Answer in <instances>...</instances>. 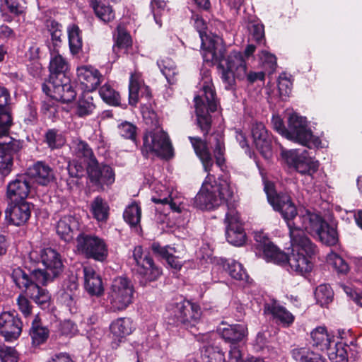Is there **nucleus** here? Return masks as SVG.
Here are the masks:
<instances>
[{
  "label": "nucleus",
  "instance_id": "nucleus-1",
  "mask_svg": "<svg viewBox=\"0 0 362 362\" xmlns=\"http://www.w3.org/2000/svg\"><path fill=\"white\" fill-rule=\"evenodd\" d=\"M264 191L269 203L275 211L281 213L286 222L291 238L293 233L298 237L297 239H308L304 230L314 234L320 228V224L324 220L319 214L305 208L296 209L291 197L286 194H277L272 182H265Z\"/></svg>",
  "mask_w": 362,
  "mask_h": 362
},
{
  "label": "nucleus",
  "instance_id": "nucleus-2",
  "mask_svg": "<svg viewBox=\"0 0 362 362\" xmlns=\"http://www.w3.org/2000/svg\"><path fill=\"white\" fill-rule=\"evenodd\" d=\"M197 156L200 159L204 171L208 173L202 188L195 197V203L201 209L211 210L229 202L234 190L226 180H214L209 173L214 166V160L207 144L198 137H189Z\"/></svg>",
  "mask_w": 362,
  "mask_h": 362
},
{
  "label": "nucleus",
  "instance_id": "nucleus-3",
  "mask_svg": "<svg viewBox=\"0 0 362 362\" xmlns=\"http://www.w3.org/2000/svg\"><path fill=\"white\" fill-rule=\"evenodd\" d=\"M273 128L288 140L305 146L309 148L324 147L320 139L315 136L308 127L305 117L291 114L288 119V129L284 124L279 116H273L272 119Z\"/></svg>",
  "mask_w": 362,
  "mask_h": 362
},
{
  "label": "nucleus",
  "instance_id": "nucleus-4",
  "mask_svg": "<svg viewBox=\"0 0 362 362\" xmlns=\"http://www.w3.org/2000/svg\"><path fill=\"white\" fill-rule=\"evenodd\" d=\"M199 85L200 91L194 99L197 119L202 131L207 133L211 122L209 112H215L218 107L211 71L209 69H203L201 71Z\"/></svg>",
  "mask_w": 362,
  "mask_h": 362
},
{
  "label": "nucleus",
  "instance_id": "nucleus-5",
  "mask_svg": "<svg viewBox=\"0 0 362 362\" xmlns=\"http://www.w3.org/2000/svg\"><path fill=\"white\" fill-rule=\"evenodd\" d=\"M30 262L33 264L41 262L45 269H34L32 277L42 285L52 281L63 271L64 264L61 255L54 249L47 247L33 250L28 255Z\"/></svg>",
  "mask_w": 362,
  "mask_h": 362
},
{
  "label": "nucleus",
  "instance_id": "nucleus-6",
  "mask_svg": "<svg viewBox=\"0 0 362 362\" xmlns=\"http://www.w3.org/2000/svg\"><path fill=\"white\" fill-rule=\"evenodd\" d=\"M297 238L293 233L291 238L292 252L289 256L286 255L281 267L291 274L303 276L312 270L313 263L310 258L315 253V247L309 239Z\"/></svg>",
  "mask_w": 362,
  "mask_h": 362
},
{
  "label": "nucleus",
  "instance_id": "nucleus-7",
  "mask_svg": "<svg viewBox=\"0 0 362 362\" xmlns=\"http://www.w3.org/2000/svg\"><path fill=\"white\" fill-rule=\"evenodd\" d=\"M226 46L223 57L220 60L214 62H206L209 66L215 64H218V69L221 71V77L223 82L226 84L227 89L230 88L234 83L235 78L243 79L246 76V62L243 53L238 51L230 52L226 58Z\"/></svg>",
  "mask_w": 362,
  "mask_h": 362
},
{
  "label": "nucleus",
  "instance_id": "nucleus-8",
  "mask_svg": "<svg viewBox=\"0 0 362 362\" xmlns=\"http://www.w3.org/2000/svg\"><path fill=\"white\" fill-rule=\"evenodd\" d=\"M134 288L127 278L119 276L112 283L107 293V308L111 312L126 310L134 300Z\"/></svg>",
  "mask_w": 362,
  "mask_h": 362
},
{
  "label": "nucleus",
  "instance_id": "nucleus-9",
  "mask_svg": "<svg viewBox=\"0 0 362 362\" xmlns=\"http://www.w3.org/2000/svg\"><path fill=\"white\" fill-rule=\"evenodd\" d=\"M194 26L202 41V57L204 62L220 60L225 50L222 38L207 30L205 21L198 16H194Z\"/></svg>",
  "mask_w": 362,
  "mask_h": 362
},
{
  "label": "nucleus",
  "instance_id": "nucleus-10",
  "mask_svg": "<svg viewBox=\"0 0 362 362\" xmlns=\"http://www.w3.org/2000/svg\"><path fill=\"white\" fill-rule=\"evenodd\" d=\"M167 313L169 324H180L186 327L194 326L202 315L200 306L186 300L170 303Z\"/></svg>",
  "mask_w": 362,
  "mask_h": 362
},
{
  "label": "nucleus",
  "instance_id": "nucleus-11",
  "mask_svg": "<svg viewBox=\"0 0 362 362\" xmlns=\"http://www.w3.org/2000/svg\"><path fill=\"white\" fill-rule=\"evenodd\" d=\"M143 153L169 158L173 156V147L168 134L160 127L147 132L144 137Z\"/></svg>",
  "mask_w": 362,
  "mask_h": 362
},
{
  "label": "nucleus",
  "instance_id": "nucleus-12",
  "mask_svg": "<svg viewBox=\"0 0 362 362\" xmlns=\"http://www.w3.org/2000/svg\"><path fill=\"white\" fill-rule=\"evenodd\" d=\"M151 200L174 212L182 213L187 210L186 199L177 190L156 183L152 189Z\"/></svg>",
  "mask_w": 362,
  "mask_h": 362
},
{
  "label": "nucleus",
  "instance_id": "nucleus-13",
  "mask_svg": "<svg viewBox=\"0 0 362 362\" xmlns=\"http://www.w3.org/2000/svg\"><path fill=\"white\" fill-rule=\"evenodd\" d=\"M78 252L86 257L103 262L108 255L107 245L105 240L96 235L81 233L76 238Z\"/></svg>",
  "mask_w": 362,
  "mask_h": 362
},
{
  "label": "nucleus",
  "instance_id": "nucleus-14",
  "mask_svg": "<svg viewBox=\"0 0 362 362\" xmlns=\"http://www.w3.org/2000/svg\"><path fill=\"white\" fill-rule=\"evenodd\" d=\"M281 155L286 163L293 166L301 175H306L312 177L319 169L318 160L308 156L306 151L300 152L296 149H284L281 151Z\"/></svg>",
  "mask_w": 362,
  "mask_h": 362
},
{
  "label": "nucleus",
  "instance_id": "nucleus-15",
  "mask_svg": "<svg viewBox=\"0 0 362 362\" xmlns=\"http://www.w3.org/2000/svg\"><path fill=\"white\" fill-rule=\"evenodd\" d=\"M45 87L49 91L47 95L55 100L62 101L64 103L73 101L76 96L73 85L65 75H63V78H54L52 76L48 84L43 87L44 90Z\"/></svg>",
  "mask_w": 362,
  "mask_h": 362
},
{
  "label": "nucleus",
  "instance_id": "nucleus-16",
  "mask_svg": "<svg viewBox=\"0 0 362 362\" xmlns=\"http://www.w3.org/2000/svg\"><path fill=\"white\" fill-rule=\"evenodd\" d=\"M224 222L226 225V239L235 246H241L245 242V233L240 221L238 212L233 207L228 206Z\"/></svg>",
  "mask_w": 362,
  "mask_h": 362
},
{
  "label": "nucleus",
  "instance_id": "nucleus-17",
  "mask_svg": "<svg viewBox=\"0 0 362 362\" xmlns=\"http://www.w3.org/2000/svg\"><path fill=\"white\" fill-rule=\"evenodd\" d=\"M133 257L136 262L137 273L146 281H156L161 275V269L155 265L153 259L148 255H144L141 246L134 247Z\"/></svg>",
  "mask_w": 362,
  "mask_h": 362
},
{
  "label": "nucleus",
  "instance_id": "nucleus-18",
  "mask_svg": "<svg viewBox=\"0 0 362 362\" xmlns=\"http://www.w3.org/2000/svg\"><path fill=\"white\" fill-rule=\"evenodd\" d=\"M87 172L90 181L101 188L115 182V175L112 168L107 165H100L97 160H92L87 165Z\"/></svg>",
  "mask_w": 362,
  "mask_h": 362
},
{
  "label": "nucleus",
  "instance_id": "nucleus-19",
  "mask_svg": "<svg viewBox=\"0 0 362 362\" xmlns=\"http://www.w3.org/2000/svg\"><path fill=\"white\" fill-rule=\"evenodd\" d=\"M252 136L257 149L266 159L272 156V139L262 122H255L252 127Z\"/></svg>",
  "mask_w": 362,
  "mask_h": 362
},
{
  "label": "nucleus",
  "instance_id": "nucleus-20",
  "mask_svg": "<svg viewBox=\"0 0 362 362\" xmlns=\"http://www.w3.org/2000/svg\"><path fill=\"white\" fill-rule=\"evenodd\" d=\"M110 329L112 335V346L117 349L124 341L127 336L133 332L134 326L130 318L119 317L111 323Z\"/></svg>",
  "mask_w": 362,
  "mask_h": 362
},
{
  "label": "nucleus",
  "instance_id": "nucleus-21",
  "mask_svg": "<svg viewBox=\"0 0 362 362\" xmlns=\"http://www.w3.org/2000/svg\"><path fill=\"white\" fill-rule=\"evenodd\" d=\"M22 331V322L19 318L9 313L0 315V333L6 341L16 339Z\"/></svg>",
  "mask_w": 362,
  "mask_h": 362
},
{
  "label": "nucleus",
  "instance_id": "nucleus-22",
  "mask_svg": "<svg viewBox=\"0 0 362 362\" xmlns=\"http://www.w3.org/2000/svg\"><path fill=\"white\" fill-rule=\"evenodd\" d=\"M31 206L25 201H20L8 206L5 211L6 218L15 226L27 222L30 216Z\"/></svg>",
  "mask_w": 362,
  "mask_h": 362
},
{
  "label": "nucleus",
  "instance_id": "nucleus-23",
  "mask_svg": "<svg viewBox=\"0 0 362 362\" xmlns=\"http://www.w3.org/2000/svg\"><path fill=\"white\" fill-rule=\"evenodd\" d=\"M217 331L221 338L231 345L242 341L247 335V327L241 324L229 325L222 322Z\"/></svg>",
  "mask_w": 362,
  "mask_h": 362
},
{
  "label": "nucleus",
  "instance_id": "nucleus-24",
  "mask_svg": "<svg viewBox=\"0 0 362 362\" xmlns=\"http://www.w3.org/2000/svg\"><path fill=\"white\" fill-rule=\"evenodd\" d=\"M76 71L78 81L88 92L95 90L101 83L103 76L93 66H81Z\"/></svg>",
  "mask_w": 362,
  "mask_h": 362
},
{
  "label": "nucleus",
  "instance_id": "nucleus-25",
  "mask_svg": "<svg viewBox=\"0 0 362 362\" xmlns=\"http://www.w3.org/2000/svg\"><path fill=\"white\" fill-rule=\"evenodd\" d=\"M30 192V184L25 175H19L7 186V197L12 202L24 201Z\"/></svg>",
  "mask_w": 362,
  "mask_h": 362
},
{
  "label": "nucleus",
  "instance_id": "nucleus-26",
  "mask_svg": "<svg viewBox=\"0 0 362 362\" xmlns=\"http://www.w3.org/2000/svg\"><path fill=\"white\" fill-rule=\"evenodd\" d=\"M8 142L0 145V173L8 175L13 166V154L18 149V144L12 138H7Z\"/></svg>",
  "mask_w": 362,
  "mask_h": 362
},
{
  "label": "nucleus",
  "instance_id": "nucleus-27",
  "mask_svg": "<svg viewBox=\"0 0 362 362\" xmlns=\"http://www.w3.org/2000/svg\"><path fill=\"white\" fill-rule=\"evenodd\" d=\"M28 175L36 182L47 185L54 178L53 170L45 163L39 161L28 168Z\"/></svg>",
  "mask_w": 362,
  "mask_h": 362
},
{
  "label": "nucleus",
  "instance_id": "nucleus-28",
  "mask_svg": "<svg viewBox=\"0 0 362 362\" xmlns=\"http://www.w3.org/2000/svg\"><path fill=\"white\" fill-rule=\"evenodd\" d=\"M84 286L86 291L91 296H100L104 288L100 276L90 267H83Z\"/></svg>",
  "mask_w": 362,
  "mask_h": 362
},
{
  "label": "nucleus",
  "instance_id": "nucleus-29",
  "mask_svg": "<svg viewBox=\"0 0 362 362\" xmlns=\"http://www.w3.org/2000/svg\"><path fill=\"white\" fill-rule=\"evenodd\" d=\"M144 90L146 97H148L149 90L144 83L141 75L138 71L131 74L129 84V101L132 105H136L139 101V93Z\"/></svg>",
  "mask_w": 362,
  "mask_h": 362
},
{
  "label": "nucleus",
  "instance_id": "nucleus-30",
  "mask_svg": "<svg viewBox=\"0 0 362 362\" xmlns=\"http://www.w3.org/2000/svg\"><path fill=\"white\" fill-rule=\"evenodd\" d=\"M71 153L78 158L83 159L88 165L92 160H96L92 148L80 138H74L69 144Z\"/></svg>",
  "mask_w": 362,
  "mask_h": 362
},
{
  "label": "nucleus",
  "instance_id": "nucleus-31",
  "mask_svg": "<svg viewBox=\"0 0 362 362\" xmlns=\"http://www.w3.org/2000/svg\"><path fill=\"white\" fill-rule=\"evenodd\" d=\"M264 313L267 315H271L274 319L286 326L291 325L294 320V316L276 301L267 303L264 306Z\"/></svg>",
  "mask_w": 362,
  "mask_h": 362
},
{
  "label": "nucleus",
  "instance_id": "nucleus-32",
  "mask_svg": "<svg viewBox=\"0 0 362 362\" xmlns=\"http://www.w3.org/2000/svg\"><path fill=\"white\" fill-rule=\"evenodd\" d=\"M78 223L75 217L67 215L62 217L57 223L56 231L60 238L69 241L73 238V232L78 229Z\"/></svg>",
  "mask_w": 362,
  "mask_h": 362
},
{
  "label": "nucleus",
  "instance_id": "nucleus-33",
  "mask_svg": "<svg viewBox=\"0 0 362 362\" xmlns=\"http://www.w3.org/2000/svg\"><path fill=\"white\" fill-rule=\"evenodd\" d=\"M313 346L319 350L327 349L334 342V336L329 333L325 327H318L311 332Z\"/></svg>",
  "mask_w": 362,
  "mask_h": 362
},
{
  "label": "nucleus",
  "instance_id": "nucleus-34",
  "mask_svg": "<svg viewBox=\"0 0 362 362\" xmlns=\"http://www.w3.org/2000/svg\"><path fill=\"white\" fill-rule=\"evenodd\" d=\"M51 58L49 62V71L52 74H56L55 78H63V75L68 70L69 64L66 60L59 54V50H52L49 47Z\"/></svg>",
  "mask_w": 362,
  "mask_h": 362
},
{
  "label": "nucleus",
  "instance_id": "nucleus-35",
  "mask_svg": "<svg viewBox=\"0 0 362 362\" xmlns=\"http://www.w3.org/2000/svg\"><path fill=\"white\" fill-rule=\"evenodd\" d=\"M49 329L47 327L42 325L40 319L36 315L30 329V335L33 345L39 346L45 343L49 337Z\"/></svg>",
  "mask_w": 362,
  "mask_h": 362
},
{
  "label": "nucleus",
  "instance_id": "nucleus-36",
  "mask_svg": "<svg viewBox=\"0 0 362 362\" xmlns=\"http://www.w3.org/2000/svg\"><path fill=\"white\" fill-rule=\"evenodd\" d=\"M291 353L296 362H326L319 354L311 350L309 346L294 348Z\"/></svg>",
  "mask_w": 362,
  "mask_h": 362
},
{
  "label": "nucleus",
  "instance_id": "nucleus-37",
  "mask_svg": "<svg viewBox=\"0 0 362 362\" xmlns=\"http://www.w3.org/2000/svg\"><path fill=\"white\" fill-rule=\"evenodd\" d=\"M261 257L267 262H272L281 267L286 259V253L279 250L272 242L263 248Z\"/></svg>",
  "mask_w": 362,
  "mask_h": 362
},
{
  "label": "nucleus",
  "instance_id": "nucleus-38",
  "mask_svg": "<svg viewBox=\"0 0 362 362\" xmlns=\"http://www.w3.org/2000/svg\"><path fill=\"white\" fill-rule=\"evenodd\" d=\"M314 234L318 237L322 243L327 245H334L338 241L336 229L324 221L320 224V228L317 230Z\"/></svg>",
  "mask_w": 362,
  "mask_h": 362
},
{
  "label": "nucleus",
  "instance_id": "nucleus-39",
  "mask_svg": "<svg viewBox=\"0 0 362 362\" xmlns=\"http://www.w3.org/2000/svg\"><path fill=\"white\" fill-rule=\"evenodd\" d=\"M157 64L168 82L171 84L174 83L176 81L175 76L178 73L174 62L170 58L164 57L158 60Z\"/></svg>",
  "mask_w": 362,
  "mask_h": 362
},
{
  "label": "nucleus",
  "instance_id": "nucleus-40",
  "mask_svg": "<svg viewBox=\"0 0 362 362\" xmlns=\"http://www.w3.org/2000/svg\"><path fill=\"white\" fill-rule=\"evenodd\" d=\"M32 279H33V277ZM34 280L35 282L31 283V286L28 287L26 292L36 303L39 305H45L49 302L50 296L45 289H43L38 286V284H42L38 283L35 279Z\"/></svg>",
  "mask_w": 362,
  "mask_h": 362
},
{
  "label": "nucleus",
  "instance_id": "nucleus-41",
  "mask_svg": "<svg viewBox=\"0 0 362 362\" xmlns=\"http://www.w3.org/2000/svg\"><path fill=\"white\" fill-rule=\"evenodd\" d=\"M70 50L73 54H77L82 48L83 41L79 28L74 24L67 28Z\"/></svg>",
  "mask_w": 362,
  "mask_h": 362
},
{
  "label": "nucleus",
  "instance_id": "nucleus-42",
  "mask_svg": "<svg viewBox=\"0 0 362 362\" xmlns=\"http://www.w3.org/2000/svg\"><path fill=\"white\" fill-rule=\"evenodd\" d=\"M93 7L98 18L103 22L107 23L115 18V13L112 7L103 1L94 0Z\"/></svg>",
  "mask_w": 362,
  "mask_h": 362
},
{
  "label": "nucleus",
  "instance_id": "nucleus-43",
  "mask_svg": "<svg viewBox=\"0 0 362 362\" xmlns=\"http://www.w3.org/2000/svg\"><path fill=\"white\" fill-rule=\"evenodd\" d=\"M93 216L98 221H105L108 218L109 206L102 198L96 197L91 204Z\"/></svg>",
  "mask_w": 362,
  "mask_h": 362
},
{
  "label": "nucleus",
  "instance_id": "nucleus-44",
  "mask_svg": "<svg viewBox=\"0 0 362 362\" xmlns=\"http://www.w3.org/2000/svg\"><path fill=\"white\" fill-rule=\"evenodd\" d=\"M141 216V210L139 206L133 202L124 210L123 217L124 221L131 226H136L139 223Z\"/></svg>",
  "mask_w": 362,
  "mask_h": 362
},
{
  "label": "nucleus",
  "instance_id": "nucleus-45",
  "mask_svg": "<svg viewBox=\"0 0 362 362\" xmlns=\"http://www.w3.org/2000/svg\"><path fill=\"white\" fill-rule=\"evenodd\" d=\"M223 267L228 270L230 276L235 279L245 280L247 278V274L243 265L233 259L224 261Z\"/></svg>",
  "mask_w": 362,
  "mask_h": 362
},
{
  "label": "nucleus",
  "instance_id": "nucleus-46",
  "mask_svg": "<svg viewBox=\"0 0 362 362\" xmlns=\"http://www.w3.org/2000/svg\"><path fill=\"white\" fill-rule=\"evenodd\" d=\"M132 44V40L129 34L123 28L118 26L113 51L117 53L119 49H124L126 52Z\"/></svg>",
  "mask_w": 362,
  "mask_h": 362
},
{
  "label": "nucleus",
  "instance_id": "nucleus-47",
  "mask_svg": "<svg viewBox=\"0 0 362 362\" xmlns=\"http://www.w3.org/2000/svg\"><path fill=\"white\" fill-rule=\"evenodd\" d=\"M315 297L318 304L325 306L332 301L333 291L329 285L321 284L316 288Z\"/></svg>",
  "mask_w": 362,
  "mask_h": 362
},
{
  "label": "nucleus",
  "instance_id": "nucleus-48",
  "mask_svg": "<svg viewBox=\"0 0 362 362\" xmlns=\"http://www.w3.org/2000/svg\"><path fill=\"white\" fill-rule=\"evenodd\" d=\"M328 357L331 362H348L347 351L342 343H335L334 346H329Z\"/></svg>",
  "mask_w": 362,
  "mask_h": 362
},
{
  "label": "nucleus",
  "instance_id": "nucleus-49",
  "mask_svg": "<svg viewBox=\"0 0 362 362\" xmlns=\"http://www.w3.org/2000/svg\"><path fill=\"white\" fill-rule=\"evenodd\" d=\"M101 98L107 104L118 105L119 104V95L110 84H104L99 90Z\"/></svg>",
  "mask_w": 362,
  "mask_h": 362
},
{
  "label": "nucleus",
  "instance_id": "nucleus-50",
  "mask_svg": "<svg viewBox=\"0 0 362 362\" xmlns=\"http://www.w3.org/2000/svg\"><path fill=\"white\" fill-rule=\"evenodd\" d=\"M12 124V117L11 112L6 111L0 112V145L8 142L7 138L8 131Z\"/></svg>",
  "mask_w": 362,
  "mask_h": 362
},
{
  "label": "nucleus",
  "instance_id": "nucleus-51",
  "mask_svg": "<svg viewBox=\"0 0 362 362\" xmlns=\"http://www.w3.org/2000/svg\"><path fill=\"white\" fill-rule=\"evenodd\" d=\"M45 142L52 150L62 148L66 143L64 136L55 129H49L45 134Z\"/></svg>",
  "mask_w": 362,
  "mask_h": 362
},
{
  "label": "nucleus",
  "instance_id": "nucleus-52",
  "mask_svg": "<svg viewBox=\"0 0 362 362\" xmlns=\"http://www.w3.org/2000/svg\"><path fill=\"white\" fill-rule=\"evenodd\" d=\"M11 277L16 286L21 289H25V291L31 286V283H33L28 275L20 267L13 270Z\"/></svg>",
  "mask_w": 362,
  "mask_h": 362
},
{
  "label": "nucleus",
  "instance_id": "nucleus-53",
  "mask_svg": "<svg viewBox=\"0 0 362 362\" xmlns=\"http://www.w3.org/2000/svg\"><path fill=\"white\" fill-rule=\"evenodd\" d=\"M214 140V156L216 158V163L218 166L222 168L225 163L224 153L225 146L223 143V139L221 134H214L213 136Z\"/></svg>",
  "mask_w": 362,
  "mask_h": 362
},
{
  "label": "nucleus",
  "instance_id": "nucleus-54",
  "mask_svg": "<svg viewBox=\"0 0 362 362\" xmlns=\"http://www.w3.org/2000/svg\"><path fill=\"white\" fill-rule=\"evenodd\" d=\"M95 109L93 103V98L88 94L83 95L79 100L77 105V114L80 117H83L91 114Z\"/></svg>",
  "mask_w": 362,
  "mask_h": 362
},
{
  "label": "nucleus",
  "instance_id": "nucleus-55",
  "mask_svg": "<svg viewBox=\"0 0 362 362\" xmlns=\"http://www.w3.org/2000/svg\"><path fill=\"white\" fill-rule=\"evenodd\" d=\"M327 262L339 273L346 274L349 271L348 264L335 252H332L327 255Z\"/></svg>",
  "mask_w": 362,
  "mask_h": 362
},
{
  "label": "nucleus",
  "instance_id": "nucleus-56",
  "mask_svg": "<svg viewBox=\"0 0 362 362\" xmlns=\"http://www.w3.org/2000/svg\"><path fill=\"white\" fill-rule=\"evenodd\" d=\"M204 354L209 362H225L226 361L224 353L218 346H206Z\"/></svg>",
  "mask_w": 362,
  "mask_h": 362
},
{
  "label": "nucleus",
  "instance_id": "nucleus-57",
  "mask_svg": "<svg viewBox=\"0 0 362 362\" xmlns=\"http://www.w3.org/2000/svg\"><path fill=\"white\" fill-rule=\"evenodd\" d=\"M167 1V0H151V1L154 19L159 26L161 25V21L158 19V16L166 11Z\"/></svg>",
  "mask_w": 362,
  "mask_h": 362
},
{
  "label": "nucleus",
  "instance_id": "nucleus-58",
  "mask_svg": "<svg viewBox=\"0 0 362 362\" xmlns=\"http://www.w3.org/2000/svg\"><path fill=\"white\" fill-rule=\"evenodd\" d=\"M119 134L128 139L134 140L136 138V127L132 123L124 122L118 126Z\"/></svg>",
  "mask_w": 362,
  "mask_h": 362
},
{
  "label": "nucleus",
  "instance_id": "nucleus-59",
  "mask_svg": "<svg viewBox=\"0 0 362 362\" xmlns=\"http://www.w3.org/2000/svg\"><path fill=\"white\" fill-rule=\"evenodd\" d=\"M0 359L1 362H17L18 356L13 348L3 345L0 346Z\"/></svg>",
  "mask_w": 362,
  "mask_h": 362
},
{
  "label": "nucleus",
  "instance_id": "nucleus-60",
  "mask_svg": "<svg viewBox=\"0 0 362 362\" xmlns=\"http://www.w3.org/2000/svg\"><path fill=\"white\" fill-rule=\"evenodd\" d=\"M292 83L285 76L280 75L278 79V89L281 97L288 96L291 92Z\"/></svg>",
  "mask_w": 362,
  "mask_h": 362
},
{
  "label": "nucleus",
  "instance_id": "nucleus-61",
  "mask_svg": "<svg viewBox=\"0 0 362 362\" xmlns=\"http://www.w3.org/2000/svg\"><path fill=\"white\" fill-rule=\"evenodd\" d=\"M248 30L252 39L260 42L264 36V30L262 24L251 23L248 25Z\"/></svg>",
  "mask_w": 362,
  "mask_h": 362
},
{
  "label": "nucleus",
  "instance_id": "nucleus-62",
  "mask_svg": "<svg viewBox=\"0 0 362 362\" xmlns=\"http://www.w3.org/2000/svg\"><path fill=\"white\" fill-rule=\"evenodd\" d=\"M59 332L62 335L71 337L77 332V327L73 322L65 320L59 324Z\"/></svg>",
  "mask_w": 362,
  "mask_h": 362
},
{
  "label": "nucleus",
  "instance_id": "nucleus-63",
  "mask_svg": "<svg viewBox=\"0 0 362 362\" xmlns=\"http://www.w3.org/2000/svg\"><path fill=\"white\" fill-rule=\"evenodd\" d=\"M9 11L13 14L18 15L24 11V0H4Z\"/></svg>",
  "mask_w": 362,
  "mask_h": 362
},
{
  "label": "nucleus",
  "instance_id": "nucleus-64",
  "mask_svg": "<svg viewBox=\"0 0 362 362\" xmlns=\"http://www.w3.org/2000/svg\"><path fill=\"white\" fill-rule=\"evenodd\" d=\"M243 354L240 346L236 345H230L229 351L228 362H245Z\"/></svg>",
  "mask_w": 362,
  "mask_h": 362
}]
</instances>
